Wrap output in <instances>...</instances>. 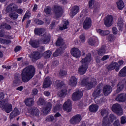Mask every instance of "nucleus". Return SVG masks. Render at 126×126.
Wrapping results in <instances>:
<instances>
[{
  "label": "nucleus",
  "mask_w": 126,
  "mask_h": 126,
  "mask_svg": "<svg viewBox=\"0 0 126 126\" xmlns=\"http://www.w3.org/2000/svg\"><path fill=\"white\" fill-rule=\"evenodd\" d=\"M117 119L114 114H110L108 118L103 119L102 121V126H112L113 122Z\"/></svg>",
  "instance_id": "obj_4"
},
{
  "label": "nucleus",
  "mask_w": 126,
  "mask_h": 126,
  "mask_svg": "<svg viewBox=\"0 0 126 126\" xmlns=\"http://www.w3.org/2000/svg\"><path fill=\"white\" fill-rule=\"evenodd\" d=\"M3 44H4L5 45H9V44H11V40L3 39Z\"/></svg>",
  "instance_id": "obj_57"
},
{
  "label": "nucleus",
  "mask_w": 126,
  "mask_h": 126,
  "mask_svg": "<svg viewBox=\"0 0 126 126\" xmlns=\"http://www.w3.org/2000/svg\"><path fill=\"white\" fill-rule=\"evenodd\" d=\"M17 5L15 4H10L7 6L6 11L7 12H9V11H15L17 9Z\"/></svg>",
  "instance_id": "obj_22"
},
{
  "label": "nucleus",
  "mask_w": 126,
  "mask_h": 126,
  "mask_svg": "<svg viewBox=\"0 0 126 126\" xmlns=\"http://www.w3.org/2000/svg\"><path fill=\"white\" fill-rule=\"evenodd\" d=\"M71 54L73 57L76 59H78L81 56V51L78 48H73L71 49Z\"/></svg>",
  "instance_id": "obj_11"
},
{
  "label": "nucleus",
  "mask_w": 126,
  "mask_h": 126,
  "mask_svg": "<svg viewBox=\"0 0 126 126\" xmlns=\"http://www.w3.org/2000/svg\"><path fill=\"white\" fill-rule=\"evenodd\" d=\"M67 25H68V21H63V27H60V30H64V29H67Z\"/></svg>",
  "instance_id": "obj_43"
},
{
  "label": "nucleus",
  "mask_w": 126,
  "mask_h": 126,
  "mask_svg": "<svg viewBox=\"0 0 126 126\" xmlns=\"http://www.w3.org/2000/svg\"><path fill=\"white\" fill-rule=\"evenodd\" d=\"M1 28H5L7 30H10V29H11V26L7 24H4L0 26V29H1Z\"/></svg>",
  "instance_id": "obj_46"
},
{
  "label": "nucleus",
  "mask_w": 126,
  "mask_h": 126,
  "mask_svg": "<svg viewBox=\"0 0 126 126\" xmlns=\"http://www.w3.org/2000/svg\"><path fill=\"white\" fill-rule=\"evenodd\" d=\"M35 21V23L37 24V25H42V24H44V22H43L41 20L36 19Z\"/></svg>",
  "instance_id": "obj_55"
},
{
  "label": "nucleus",
  "mask_w": 126,
  "mask_h": 126,
  "mask_svg": "<svg viewBox=\"0 0 126 126\" xmlns=\"http://www.w3.org/2000/svg\"><path fill=\"white\" fill-rule=\"evenodd\" d=\"M81 121V116L80 115H76L73 116L70 120L71 124H78Z\"/></svg>",
  "instance_id": "obj_15"
},
{
  "label": "nucleus",
  "mask_w": 126,
  "mask_h": 126,
  "mask_svg": "<svg viewBox=\"0 0 126 126\" xmlns=\"http://www.w3.org/2000/svg\"><path fill=\"white\" fill-rule=\"evenodd\" d=\"M20 115V110H18L17 108H15L14 110L10 114V119H13L17 116Z\"/></svg>",
  "instance_id": "obj_20"
},
{
  "label": "nucleus",
  "mask_w": 126,
  "mask_h": 126,
  "mask_svg": "<svg viewBox=\"0 0 126 126\" xmlns=\"http://www.w3.org/2000/svg\"><path fill=\"white\" fill-rule=\"evenodd\" d=\"M113 20L114 18L113 17V16L111 15L106 16L104 20V23L105 26H106V27H110V26H112L113 25Z\"/></svg>",
  "instance_id": "obj_8"
},
{
  "label": "nucleus",
  "mask_w": 126,
  "mask_h": 126,
  "mask_svg": "<svg viewBox=\"0 0 126 126\" xmlns=\"http://www.w3.org/2000/svg\"><path fill=\"white\" fill-rule=\"evenodd\" d=\"M107 39L108 41H114V40L116 39V37H115V35H114V34H110L107 37Z\"/></svg>",
  "instance_id": "obj_51"
},
{
  "label": "nucleus",
  "mask_w": 126,
  "mask_h": 126,
  "mask_svg": "<svg viewBox=\"0 0 126 126\" xmlns=\"http://www.w3.org/2000/svg\"><path fill=\"white\" fill-rule=\"evenodd\" d=\"M98 3L94 0H91L89 1V6L90 8H96Z\"/></svg>",
  "instance_id": "obj_37"
},
{
  "label": "nucleus",
  "mask_w": 126,
  "mask_h": 126,
  "mask_svg": "<svg viewBox=\"0 0 126 126\" xmlns=\"http://www.w3.org/2000/svg\"><path fill=\"white\" fill-rule=\"evenodd\" d=\"M78 12H79V7L78 6H75L71 10L70 14L71 16H74V15L77 14Z\"/></svg>",
  "instance_id": "obj_26"
},
{
  "label": "nucleus",
  "mask_w": 126,
  "mask_h": 126,
  "mask_svg": "<svg viewBox=\"0 0 126 126\" xmlns=\"http://www.w3.org/2000/svg\"><path fill=\"white\" fill-rule=\"evenodd\" d=\"M96 32L101 35V36H106V35H108V34H110V31H102V30L100 29L96 30Z\"/></svg>",
  "instance_id": "obj_33"
},
{
  "label": "nucleus",
  "mask_w": 126,
  "mask_h": 126,
  "mask_svg": "<svg viewBox=\"0 0 126 126\" xmlns=\"http://www.w3.org/2000/svg\"><path fill=\"white\" fill-rule=\"evenodd\" d=\"M45 31H46V30H45V29H43V28L35 29L34 30V34L35 35H37L38 36H41V35L45 33Z\"/></svg>",
  "instance_id": "obj_27"
},
{
  "label": "nucleus",
  "mask_w": 126,
  "mask_h": 126,
  "mask_svg": "<svg viewBox=\"0 0 126 126\" xmlns=\"http://www.w3.org/2000/svg\"><path fill=\"white\" fill-rule=\"evenodd\" d=\"M126 123V117L125 116H123L121 118V123L122 125H125Z\"/></svg>",
  "instance_id": "obj_58"
},
{
  "label": "nucleus",
  "mask_w": 126,
  "mask_h": 126,
  "mask_svg": "<svg viewBox=\"0 0 126 126\" xmlns=\"http://www.w3.org/2000/svg\"><path fill=\"white\" fill-rule=\"evenodd\" d=\"M112 111L118 116H122L123 114L122 106L118 103L115 104L112 106Z\"/></svg>",
  "instance_id": "obj_5"
},
{
  "label": "nucleus",
  "mask_w": 126,
  "mask_h": 126,
  "mask_svg": "<svg viewBox=\"0 0 126 126\" xmlns=\"http://www.w3.org/2000/svg\"><path fill=\"white\" fill-rule=\"evenodd\" d=\"M64 50L63 49H60V48L59 49H58L57 50H56L55 51V52L53 54V56L55 57H59V56H60V55H61V54L63 53V52Z\"/></svg>",
  "instance_id": "obj_44"
},
{
  "label": "nucleus",
  "mask_w": 126,
  "mask_h": 126,
  "mask_svg": "<svg viewBox=\"0 0 126 126\" xmlns=\"http://www.w3.org/2000/svg\"><path fill=\"white\" fill-rule=\"evenodd\" d=\"M25 103L28 107L32 106L34 103V99L32 98H28L25 100Z\"/></svg>",
  "instance_id": "obj_38"
},
{
  "label": "nucleus",
  "mask_w": 126,
  "mask_h": 126,
  "mask_svg": "<svg viewBox=\"0 0 126 126\" xmlns=\"http://www.w3.org/2000/svg\"><path fill=\"white\" fill-rule=\"evenodd\" d=\"M9 16L10 17V18H11V19H13L14 20H15V19H17V18H18V15L15 12L10 13Z\"/></svg>",
  "instance_id": "obj_42"
},
{
  "label": "nucleus",
  "mask_w": 126,
  "mask_h": 126,
  "mask_svg": "<svg viewBox=\"0 0 126 126\" xmlns=\"http://www.w3.org/2000/svg\"><path fill=\"white\" fill-rule=\"evenodd\" d=\"M116 4L117 5V8L120 10H122L125 7V3L124 1L122 0H119L117 2H116Z\"/></svg>",
  "instance_id": "obj_31"
},
{
  "label": "nucleus",
  "mask_w": 126,
  "mask_h": 126,
  "mask_svg": "<svg viewBox=\"0 0 126 126\" xmlns=\"http://www.w3.org/2000/svg\"><path fill=\"white\" fill-rule=\"evenodd\" d=\"M67 94V90L64 88L58 92V95L60 97H65Z\"/></svg>",
  "instance_id": "obj_32"
},
{
  "label": "nucleus",
  "mask_w": 126,
  "mask_h": 126,
  "mask_svg": "<svg viewBox=\"0 0 126 126\" xmlns=\"http://www.w3.org/2000/svg\"><path fill=\"white\" fill-rule=\"evenodd\" d=\"M52 103L48 102L45 107H43L41 111L43 114V115H47L49 114V112L51 111L52 109Z\"/></svg>",
  "instance_id": "obj_13"
},
{
  "label": "nucleus",
  "mask_w": 126,
  "mask_h": 126,
  "mask_svg": "<svg viewBox=\"0 0 126 126\" xmlns=\"http://www.w3.org/2000/svg\"><path fill=\"white\" fill-rule=\"evenodd\" d=\"M83 96V94L81 91H78L74 93L72 95V100L73 101H77L82 98Z\"/></svg>",
  "instance_id": "obj_10"
},
{
  "label": "nucleus",
  "mask_w": 126,
  "mask_h": 126,
  "mask_svg": "<svg viewBox=\"0 0 126 126\" xmlns=\"http://www.w3.org/2000/svg\"><path fill=\"white\" fill-rule=\"evenodd\" d=\"M117 27H118L119 30L122 31L123 27H124V20L123 18H119L118 19Z\"/></svg>",
  "instance_id": "obj_34"
},
{
  "label": "nucleus",
  "mask_w": 126,
  "mask_h": 126,
  "mask_svg": "<svg viewBox=\"0 0 126 126\" xmlns=\"http://www.w3.org/2000/svg\"><path fill=\"white\" fill-rule=\"evenodd\" d=\"M110 58L109 55H105L101 58V61H107Z\"/></svg>",
  "instance_id": "obj_63"
},
{
  "label": "nucleus",
  "mask_w": 126,
  "mask_h": 126,
  "mask_svg": "<svg viewBox=\"0 0 126 126\" xmlns=\"http://www.w3.org/2000/svg\"><path fill=\"white\" fill-rule=\"evenodd\" d=\"M30 44L33 48H38V47H39V46L40 45V43H39V41H38L37 40H30Z\"/></svg>",
  "instance_id": "obj_35"
},
{
  "label": "nucleus",
  "mask_w": 126,
  "mask_h": 126,
  "mask_svg": "<svg viewBox=\"0 0 126 126\" xmlns=\"http://www.w3.org/2000/svg\"><path fill=\"white\" fill-rule=\"evenodd\" d=\"M119 75L121 76V77H125V76H126V66L124 67L120 71Z\"/></svg>",
  "instance_id": "obj_41"
},
{
  "label": "nucleus",
  "mask_w": 126,
  "mask_h": 126,
  "mask_svg": "<svg viewBox=\"0 0 126 126\" xmlns=\"http://www.w3.org/2000/svg\"><path fill=\"white\" fill-rule=\"evenodd\" d=\"M98 109L99 106H98L97 104H92L89 107L90 112H92L93 113H96Z\"/></svg>",
  "instance_id": "obj_28"
},
{
  "label": "nucleus",
  "mask_w": 126,
  "mask_h": 126,
  "mask_svg": "<svg viewBox=\"0 0 126 126\" xmlns=\"http://www.w3.org/2000/svg\"><path fill=\"white\" fill-rule=\"evenodd\" d=\"M50 40H51V34L45 33L39 40V42L42 44H48L50 42Z\"/></svg>",
  "instance_id": "obj_9"
},
{
  "label": "nucleus",
  "mask_w": 126,
  "mask_h": 126,
  "mask_svg": "<svg viewBox=\"0 0 126 126\" xmlns=\"http://www.w3.org/2000/svg\"><path fill=\"white\" fill-rule=\"evenodd\" d=\"M54 17L55 18H60L63 15V8L61 6H54Z\"/></svg>",
  "instance_id": "obj_6"
},
{
  "label": "nucleus",
  "mask_w": 126,
  "mask_h": 126,
  "mask_svg": "<svg viewBox=\"0 0 126 126\" xmlns=\"http://www.w3.org/2000/svg\"><path fill=\"white\" fill-rule=\"evenodd\" d=\"M5 104H6V102H5V100L3 101H0V107H1V109H3V108H4V106L5 105Z\"/></svg>",
  "instance_id": "obj_54"
},
{
  "label": "nucleus",
  "mask_w": 126,
  "mask_h": 126,
  "mask_svg": "<svg viewBox=\"0 0 126 126\" xmlns=\"http://www.w3.org/2000/svg\"><path fill=\"white\" fill-rule=\"evenodd\" d=\"M88 79H83L81 81L80 84L83 86H86L87 90H90L93 87H94L96 84H97V82H96V79L93 78L92 80V81L90 82H88Z\"/></svg>",
  "instance_id": "obj_3"
},
{
  "label": "nucleus",
  "mask_w": 126,
  "mask_h": 126,
  "mask_svg": "<svg viewBox=\"0 0 126 126\" xmlns=\"http://www.w3.org/2000/svg\"><path fill=\"white\" fill-rule=\"evenodd\" d=\"M88 43L91 46H94L95 44H97L98 43V38L95 36H93L91 37L88 41Z\"/></svg>",
  "instance_id": "obj_24"
},
{
  "label": "nucleus",
  "mask_w": 126,
  "mask_h": 126,
  "mask_svg": "<svg viewBox=\"0 0 126 126\" xmlns=\"http://www.w3.org/2000/svg\"><path fill=\"white\" fill-rule=\"evenodd\" d=\"M66 74H67V72L66 71L61 70L60 72V75L61 76H65V75H66Z\"/></svg>",
  "instance_id": "obj_59"
},
{
  "label": "nucleus",
  "mask_w": 126,
  "mask_h": 126,
  "mask_svg": "<svg viewBox=\"0 0 126 126\" xmlns=\"http://www.w3.org/2000/svg\"><path fill=\"white\" fill-rule=\"evenodd\" d=\"M124 64V61L123 60H120L118 62V63H117V68H116L115 70L116 71H119L120 69V66Z\"/></svg>",
  "instance_id": "obj_45"
},
{
  "label": "nucleus",
  "mask_w": 126,
  "mask_h": 126,
  "mask_svg": "<svg viewBox=\"0 0 126 126\" xmlns=\"http://www.w3.org/2000/svg\"><path fill=\"white\" fill-rule=\"evenodd\" d=\"M38 94V90L37 89H33L32 91V94L33 95H37Z\"/></svg>",
  "instance_id": "obj_61"
},
{
  "label": "nucleus",
  "mask_w": 126,
  "mask_h": 126,
  "mask_svg": "<svg viewBox=\"0 0 126 126\" xmlns=\"http://www.w3.org/2000/svg\"><path fill=\"white\" fill-rule=\"evenodd\" d=\"M100 114L102 117H103V120H104V119H109L108 116H109V111L107 110V109L105 108H102L100 110Z\"/></svg>",
  "instance_id": "obj_23"
},
{
  "label": "nucleus",
  "mask_w": 126,
  "mask_h": 126,
  "mask_svg": "<svg viewBox=\"0 0 126 126\" xmlns=\"http://www.w3.org/2000/svg\"><path fill=\"white\" fill-rule=\"evenodd\" d=\"M112 90L113 89L110 86H104L103 88V93L104 95L105 96H108V95H109V94H111V93H112Z\"/></svg>",
  "instance_id": "obj_14"
},
{
  "label": "nucleus",
  "mask_w": 126,
  "mask_h": 126,
  "mask_svg": "<svg viewBox=\"0 0 126 126\" xmlns=\"http://www.w3.org/2000/svg\"><path fill=\"white\" fill-rule=\"evenodd\" d=\"M92 26V20L90 17H86L83 22V27L84 29L88 30Z\"/></svg>",
  "instance_id": "obj_7"
},
{
  "label": "nucleus",
  "mask_w": 126,
  "mask_h": 126,
  "mask_svg": "<svg viewBox=\"0 0 126 126\" xmlns=\"http://www.w3.org/2000/svg\"><path fill=\"white\" fill-rule=\"evenodd\" d=\"M105 53H106V50H105L104 49H100L98 51V54L99 55V56H102V55H104V54H105Z\"/></svg>",
  "instance_id": "obj_53"
},
{
  "label": "nucleus",
  "mask_w": 126,
  "mask_h": 126,
  "mask_svg": "<svg viewBox=\"0 0 126 126\" xmlns=\"http://www.w3.org/2000/svg\"><path fill=\"white\" fill-rule=\"evenodd\" d=\"M81 42L82 43H84L85 42V40H86V38L85 37V34H81L79 37Z\"/></svg>",
  "instance_id": "obj_50"
},
{
  "label": "nucleus",
  "mask_w": 126,
  "mask_h": 126,
  "mask_svg": "<svg viewBox=\"0 0 126 126\" xmlns=\"http://www.w3.org/2000/svg\"><path fill=\"white\" fill-rule=\"evenodd\" d=\"M31 58L33 60H39V59H41V54L38 52H34L32 54Z\"/></svg>",
  "instance_id": "obj_30"
},
{
  "label": "nucleus",
  "mask_w": 126,
  "mask_h": 126,
  "mask_svg": "<svg viewBox=\"0 0 126 126\" xmlns=\"http://www.w3.org/2000/svg\"><path fill=\"white\" fill-rule=\"evenodd\" d=\"M51 85L52 81H51L50 77L45 78L43 83V88H48V87H50Z\"/></svg>",
  "instance_id": "obj_18"
},
{
  "label": "nucleus",
  "mask_w": 126,
  "mask_h": 126,
  "mask_svg": "<svg viewBox=\"0 0 126 126\" xmlns=\"http://www.w3.org/2000/svg\"><path fill=\"white\" fill-rule=\"evenodd\" d=\"M20 50H21V46H16L15 48V53H17V52H19Z\"/></svg>",
  "instance_id": "obj_64"
},
{
  "label": "nucleus",
  "mask_w": 126,
  "mask_h": 126,
  "mask_svg": "<svg viewBox=\"0 0 126 126\" xmlns=\"http://www.w3.org/2000/svg\"><path fill=\"white\" fill-rule=\"evenodd\" d=\"M125 82V81H122V82H120L117 87V90L116 92L117 93H119V92H121L123 89H124V83Z\"/></svg>",
  "instance_id": "obj_29"
},
{
  "label": "nucleus",
  "mask_w": 126,
  "mask_h": 126,
  "mask_svg": "<svg viewBox=\"0 0 126 126\" xmlns=\"http://www.w3.org/2000/svg\"><path fill=\"white\" fill-rule=\"evenodd\" d=\"M51 56H52V52L50 50L47 51L44 53V58H46V59H49Z\"/></svg>",
  "instance_id": "obj_47"
},
{
  "label": "nucleus",
  "mask_w": 126,
  "mask_h": 126,
  "mask_svg": "<svg viewBox=\"0 0 126 126\" xmlns=\"http://www.w3.org/2000/svg\"><path fill=\"white\" fill-rule=\"evenodd\" d=\"M2 110H4L6 113H10V112H11L12 110V105L7 103L6 102V104H5L4 107L2 108Z\"/></svg>",
  "instance_id": "obj_25"
},
{
  "label": "nucleus",
  "mask_w": 126,
  "mask_h": 126,
  "mask_svg": "<svg viewBox=\"0 0 126 126\" xmlns=\"http://www.w3.org/2000/svg\"><path fill=\"white\" fill-rule=\"evenodd\" d=\"M116 100L118 102H125L126 100V94L122 93L119 94L116 97Z\"/></svg>",
  "instance_id": "obj_21"
},
{
  "label": "nucleus",
  "mask_w": 126,
  "mask_h": 126,
  "mask_svg": "<svg viewBox=\"0 0 126 126\" xmlns=\"http://www.w3.org/2000/svg\"><path fill=\"white\" fill-rule=\"evenodd\" d=\"M15 11L19 14H22L23 13V10L21 8L17 9Z\"/></svg>",
  "instance_id": "obj_62"
},
{
  "label": "nucleus",
  "mask_w": 126,
  "mask_h": 126,
  "mask_svg": "<svg viewBox=\"0 0 126 126\" xmlns=\"http://www.w3.org/2000/svg\"><path fill=\"white\" fill-rule=\"evenodd\" d=\"M62 109V105H57L55 106L53 108V112L56 113V112H58V111H60Z\"/></svg>",
  "instance_id": "obj_49"
},
{
  "label": "nucleus",
  "mask_w": 126,
  "mask_h": 126,
  "mask_svg": "<svg viewBox=\"0 0 126 126\" xmlns=\"http://www.w3.org/2000/svg\"><path fill=\"white\" fill-rule=\"evenodd\" d=\"M109 70H113L117 68V62H112L107 67Z\"/></svg>",
  "instance_id": "obj_40"
},
{
  "label": "nucleus",
  "mask_w": 126,
  "mask_h": 126,
  "mask_svg": "<svg viewBox=\"0 0 126 126\" xmlns=\"http://www.w3.org/2000/svg\"><path fill=\"white\" fill-rule=\"evenodd\" d=\"M46 121L47 122H52V121H54V116L52 115L47 116L46 118Z\"/></svg>",
  "instance_id": "obj_56"
},
{
  "label": "nucleus",
  "mask_w": 126,
  "mask_h": 126,
  "mask_svg": "<svg viewBox=\"0 0 126 126\" xmlns=\"http://www.w3.org/2000/svg\"><path fill=\"white\" fill-rule=\"evenodd\" d=\"M35 74V68L33 66H29L25 68L22 72V80L23 82H28L32 79Z\"/></svg>",
  "instance_id": "obj_1"
},
{
  "label": "nucleus",
  "mask_w": 126,
  "mask_h": 126,
  "mask_svg": "<svg viewBox=\"0 0 126 126\" xmlns=\"http://www.w3.org/2000/svg\"><path fill=\"white\" fill-rule=\"evenodd\" d=\"M101 92H102V90L99 88L94 91L93 94V96L94 97V99H96L97 97L100 96V93H101Z\"/></svg>",
  "instance_id": "obj_36"
},
{
  "label": "nucleus",
  "mask_w": 126,
  "mask_h": 126,
  "mask_svg": "<svg viewBox=\"0 0 126 126\" xmlns=\"http://www.w3.org/2000/svg\"><path fill=\"white\" fill-rule=\"evenodd\" d=\"M54 86L57 87V88H60L63 87V86H64V84H63V82L62 81H56L54 84Z\"/></svg>",
  "instance_id": "obj_39"
},
{
  "label": "nucleus",
  "mask_w": 126,
  "mask_h": 126,
  "mask_svg": "<svg viewBox=\"0 0 126 126\" xmlns=\"http://www.w3.org/2000/svg\"><path fill=\"white\" fill-rule=\"evenodd\" d=\"M56 46H61L60 50H64L66 48V46L63 43V40L62 38H59L56 41Z\"/></svg>",
  "instance_id": "obj_16"
},
{
  "label": "nucleus",
  "mask_w": 126,
  "mask_h": 126,
  "mask_svg": "<svg viewBox=\"0 0 126 126\" xmlns=\"http://www.w3.org/2000/svg\"><path fill=\"white\" fill-rule=\"evenodd\" d=\"M44 11L46 14H50L51 13V7L47 6L45 8Z\"/></svg>",
  "instance_id": "obj_52"
},
{
  "label": "nucleus",
  "mask_w": 126,
  "mask_h": 126,
  "mask_svg": "<svg viewBox=\"0 0 126 126\" xmlns=\"http://www.w3.org/2000/svg\"><path fill=\"white\" fill-rule=\"evenodd\" d=\"M69 84L71 86H76L77 85V78L75 76H71L69 80Z\"/></svg>",
  "instance_id": "obj_19"
},
{
  "label": "nucleus",
  "mask_w": 126,
  "mask_h": 126,
  "mask_svg": "<svg viewBox=\"0 0 126 126\" xmlns=\"http://www.w3.org/2000/svg\"><path fill=\"white\" fill-rule=\"evenodd\" d=\"M38 105L43 106L46 104V101L44 98H40L37 101Z\"/></svg>",
  "instance_id": "obj_48"
},
{
  "label": "nucleus",
  "mask_w": 126,
  "mask_h": 126,
  "mask_svg": "<svg viewBox=\"0 0 126 126\" xmlns=\"http://www.w3.org/2000/svg\"><path fill=\"white\" fill-rule=\"evenodd\" d=\"M114 126H121V124H120V121L119 120H116L113 123Z\"/></svg>",
  "instance_id": "obj_60"
},
{
  "label": "nucleus",
  "mask_w": 126,
  "mask_h": 126,
  "mask_svg": "<svg viewBox=\"0 0 126 126\" xmlns=\"http://www.w3.org/2000/svg\"><path fill=\"white\" fill-rule=\"evenodd\" d=\"M63 110L66 112H70L71 111V101L68 99L63 105Z\"/></svg>",
  "instance_id": "obj_12"
},
{
  "label": "nucleus",
  "mask_w": 126,
  "mask_h": 126,
  "mask_svg": "<svg viewBox=\"0 0 126 126\" xmlns=\"http://www.w3.org/2000/svg\"><path fill=\"white\" fill-rule=\"evenodd\" d=\"M91 62V54L88 53L85 58L81 61L82 65L79 67L78 73L81 75L85 74L88 68V63Z\"/></svg>",
  "instance_id": "obj_2"
},
{
  "label": "nucleus",
  "mask_w": 126,
  "mask_h": 126,
  "mask_svg": "<svg viewBox=\"0 0 126 126\" xmlns=\"http://www.w3.org/2000/svg\"><path fill=\"white\" fill-rule=\"evenodd\" d=\"M30 114L33 116L34 117H37L40 115V111L38 108L32 107L30 109L29 111Z\"/></svg>",
  "instance_id": "obj_17"
}]
</instances>
